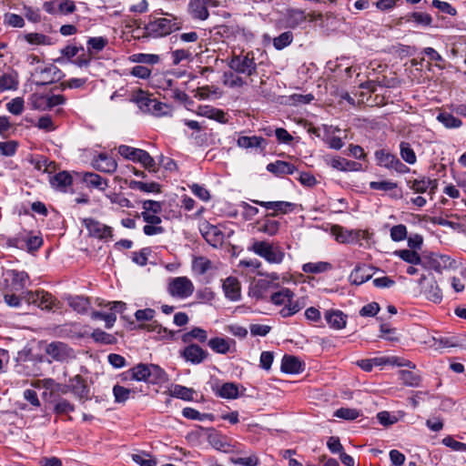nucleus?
I'll return each instance as SVG.
<instances>
[{
	"instance_id": "nucleus-1",
	"label": "nucleus",
	"mask_w": 466,
	"mask_h": 466,
	"mask_svg": "<svg viewBox=\"0 0 466 466\" xmlns=\"http://www.w3.org/2000/svg\"><path fill=\"white\" fill-rule=\"evenodd\" d=\"M269 300L276 306H283L279 310L282 318L292 317L305 307L303 299H295V293L288 288L273 292Z\"/></svg>"
},
{
	"instance_id": "nucleus-2",
	"label": "nucleus",
	"mask_w": 466,
	"mask_h": 466,
	"mask_svg": "<svg viewBox=\"0 0 466 466\" xmlns=\"http://www.w3.org/2000/svg\"><path fill=\"white\" fill-rule=\"evenodd\" d=\"M130 379L151 384H161L167 380L166 372L156 364L139 363L127 371Z\"/></svg>"
},
{
	"instance_id": "nucleus-3",
	"label": "nucleus",
	"mask_w": 466,
	"mask_h": 466,
	"mask_svg": "<svg viewBox=\"0 0 466 466\" xmlns=\"http://www.w3.org/2000/svg\"><path fill=\"white\" fill-rule=\"evenodd\" d=\"M180 27L181 21L172 15H168V17H156L155 15H150L145 29L150 36L162 37L178 30Z\"/></svg>"
},
{
	"instance_id": "nucleus-4",
	"label": "nucleus",
	"mask_w": 466,
	"mask_h": 466,
	"mask_svg": "<svg viewBox=\"0 0 466 466\" xmlns=\"http://www.w3.org/2000/svg\"><path fill=\"white\" fill-rule=\"evenodd\" d=\"M132 101L137 105L142 112L155 116H167L171 112L170 106L157 101L143 90L137 91L132 97Z\"/></svg>"
},
{
	"instance_id": "nucleus-5",
	"label": "nucleus",
	"mask_w": 466,
	"mask_h": 466,
	"mask_svg": "<svg viewBox=\"0 0 466 466\" xmlns=\"http://www.w3.org/2000/svg\"><path fill=\"white\" fill-rule=\"evenodd\" d=\"M248 251L255 253L270 264H280L285 253L279 245L266 240H253L248 248Z\"/></svg>"
},
{
	"instance_id": "nucleus-6",
	"label": "nucleus",
	"mask_w": 466,
	"mask_h": 466,
	"mask_svg": "<svg viewBox=\"0 0 466 466\" xmlns=\"http://www.w3.org/2000/svg\"><path fill=\"white\" fill-rule=\"evenodd\" d=\"M7 245L20 249H25L29 253L38 250L44 243L40 234H33V232H21L14 238L7 239Z\"/></svg>"
},
{
	"instance_id": "nucleus-7",
	"label": "nucleus",
	"mask_w": 466,
	"mask_h": 466,
	"mask_svg": "<svg viewBox=\"0 0 466 466\" xmlns=\"http://www.w3.org/2000/svg\"><path fill=\"white\" fill-rule=\"evenodd\" d=\"M118 153L126 159L140 163L150 172L157 171L155 159L146 150L121 145L118 147Z\"/></svg>"
},
{
	"instance_id": "nucleus-8",
	"label": "nucleus",
	"mask_w": 466,
	"mask_h": 466,
	"mask_svg": "<svg viewBox=\"0 0 466 466\" xmlns=\"http://www.w3.org/2000/svg\"><path fill=\"white\" fill-rule=\"evenodd\" d=\"M62 71L53 64L36 65L31 71V76L36 85H48L62 77Z\"/></svg>"
},
{
	"instance_id": "nucleus-9",
	"label": "nucleus",
	"mask_w": 466,
	"mask_h": 466,
	"mask_svg": "<svg viewBox=\"0 0 466 466\" xmlns=\"http://www.w3.org/2000/svg\"><path fill=\"white\" fill-rule=\"evenodd\" d=\"M228 66L235 73L247 76H251L257 73V64L252 52L232 56Z\"/></svg>"
},
{
	"instance_id": "nucleus-10",
	"label": "nucleus",
	"mask_w": 466,
	"mask_h": 466,
	"mask_svg": "<svg viewBox=\"0 0 466 466\" xmlns=\"http://www.w3.org/2000/svg\"><path fill=\"white\" fill-rule=\"evenodd\" d=\"M194 289V284L187 277L172 278L167 284L168 294L173 298L180 299L190 297Z\"/></svg>"
},
{
	"instance_id": "nucleus-11",
	"label": "nucleus",
	"mask_w": 466,
	"mask_h": 466,
	"mask_svg": "<svg viewBox=\"0 0 466 466\" xmlns=\"http://www.w3.org/2000/svg\"><path fill=\"white\" fill-rule=\"evenodd\" d=\"M375 159L378 166L390 170H395L399 174H405L410 171V168L396 155L385 149L375 151Z\"/></svg>"
},
{
	"instance_id": "nucleus-12",
	"label": "nucleus",
	"mask_w": 466,
	"mask_h": 466,
	"mask_svg": "<svg viewBox=\"0 0 466 466\" xmlns=\"http://www.w3.org/2000/svg\"><path fill=\"white\" fill-rule=\"evenodd\" d=\"M455 261L447 255L438 253H423L420 266L426 269H433L441 272L443 269L453 268Z\"/></svg>"
},
{
	"instance_id": "nucleus-13",
	"label": "nucleus",
	"mask_w": 466,
	"mask_h": 466,
	"mask_svg": "<svg viewBox=\"0 0 466 466\" xmlns=\"http://www.w3.org/2000/svg\"><path fill=\"white\" fill-rule=\"evenodd\" d=\"M28 282L29 276L25 271L7 270L4 279V289H8L10 292H19L25 289Z\"/></svg>"
},
{
	"instance_id": "nucleus-14",
	"label": "nucleus",
	"mask_w": 466,
	"mask_h": 466,
	"mask_svg": "<svg viewBox=\"0 0 466 466\" xmlns=\"http://www.w3.org/2000/svg\"><path fill=\"white\" fill-rule=\"evenodd\" d=\"M46 353L59 362L69 361L76 358L74 350L62 341L49 343L46 348Z\"/></svg>"
},
{
	"instance_id": "nucleus-15",
	"label": "nucleus",
	"mask_w": 466,
	"mask_h": 466,
	"mask_svg": "<svg viewBox=\"0 0 466 466\" xmlns=\"http://www.w3.org/2000/svg\"><path fill=\"white\" fill-rule=\"evenodd\" d=\"M424 295L426 298L434 302L440 303L442 300V292L440 287L437 284V281L434 278H431L428 279L425 276H422L419 281Z\"/></svg>"
},
{
	"instance_id": "nucleus-16",
	"label": "nucleus",
	"mask_w": 466,
	"mask_h": 466,
	"mask_svg": "<svg viewBox=\"0 0 466 466\" xmlns=\"http://www.w3.org/2000/svg\"><path fill=\"white\" fill-rule=\"evenodd\" d=\"M200 232L206 241L212 247H218L223 243L224 234L218 227L208 222H204L200 226Z\"/></svg>"
},
{
	"instance_id": "nucleus-17",
	"label": "nucleus",
	"mask_w": 466,
	"mask_h": 466,
	"mask_svg": "<svg viewBox=\"0 0 466 466\" xmlns=\"http://www.w3.org/2000/svg\"><path fill=\"white\" fill-rule=\"evenodd\" d=\"M183 357L187 362L198 365L202 363L208 356L207 350H203L200 346L195 343H189L181 352Z\"/></svg>"
},
{
	"instance_id": "nucleus-18",
	"label": "nucleus",
	"mask_w": 466,
	"mask_h": 466,
	"mask_svg": "<svg viewBox=\"0 0 466 466\" xmlns=\"http://www.w3.org/2000/svg\"><path fill=\"white\" fill-rule=\"evenodd\" d=\"M83 223L89 232V235L100 239H106L112 237V228L100 223L93 218H85Z\"/></svg>"
},
{
	"instance_id": "nucleus-19",
	"label": "nucleus",
	"mask_w": 466,
	"mask_h": 466,
	"mask_svg": "<svg viewBox=\"0 0 466 466\" xmlns=\"http://www.w3.org/2000/svg\"><path fill=\"white\" fill-rule=\"evenodd\" d=\"M33 99L35 107L42 110L51 109L66 102V98L62 95H34Z\"/></svg>"
},
{
	"instance_id": "nucleus-20",
	"label": "nucleus",
	"mask_w": 466,
	"mask_h": 466,
	"mask_svg": "<svg viewBox=\"0 0 466 466\" xmlns=\"http://www.w3.org/2000/svg\"><path fill=\"white\" fill-rule=\"evenodd\" d=\"M94 168L100 172L112 174L117 168L116 161L106 153H100L92 160Z\"/></svg>"
},
{
	"instance_id": "nucleus-21",
	"label": "nucleus",
	"mask_w": 466,
	"mask_h": 466,
	"mask_svg": "<svg viewBox=\"0 0 466 466\" xmlns=\"http://www.w3.org/2000/svg\"><path fill=\"white\" fill-rule=\"evenodd\" d=\"M279 222L271 218V215H266L263 218L258 220L254 228L257 232L264 233L269 237L277 235L279 230Z\"/></svg>"
},
{
	"instance_id": "nucleus-22",
	"label": "nucleus",
	"mask_w": 466,
	"mask_h": 466,
	"mask_svg": "<svg viewBox=\"0 0 466 466\" xmlns=\"http://www.w3.org/2000/svg\"><path fill=\"white\" fill-rule=\"evenodd\" d=\"M254 203L264 207L267 209L273 210L271 217L278 214H287L295 208V204L288 201H258L255 200Z\"/></svg>"
},
{
	"instance_id": "nucleus-23",
	"label": "nucleus",
	"mask_w": 466,
	"mask_h": 466,
	"mask_svg": "<svg viewBox=\"0 0 466 466\" xmlns=\"http://www.w3.org/2000/svg\"><path fill=\"white\" fill-rule=\"evenodd\" d=\"M325 319L328 325L334 329H342L347 324V315L339 309H328L325 312Z\"/></svg>"
},
{
	"instance_id": "nucleus-24",
	"label": "nucleus",
	"mask_w": 466,
	"mask_h": 466,
	"mask_svg": "<svg viewBox=\"0 0 466 466\" xmlns=\"http://www.w3.org/2000/svg\"><path fill=\"white\" fill-rule=\"evenodd\" d=\"M187 11L193 19L206 20L209 15L206 0H189Z\"/></svg>"
},
{
	"instance_id": "nucleus-25",
	"label": "nucleus",
	"mask_w": 466,
	"mask_h": 466,
	"mask_svg": "<svg viewBox=\"0 0 466 466\" xmlns=\"http://www.w3.org/2000/svg\"><path fill=\"white\" fill-rule=\"evenodd\" d=\"M67 387L70 390L80 399H87L88 397V387L86 380L80 375H76L69 380Z\"/></svg>"
},
{
	"instance_id": "nucleus-26",
	"label": "nucleus",
	"mask_w": 466,
	"mask_h": 466,
	"mask_svg": "<svg viewBox=\"0 0 466 466\" xmlns=\"http://www.w3.org/2000/svg\"><path fill=\"white\" fill-rule=\"evenodd\" d=\"M223 290L230 300L236 301L240 299V285L236 278H227L223 282Z\"/></svg>"
},
{
	"instance_id": "nucleus-27",
	"label": "nucleus",
	"mask_w": 466,
	"mask_h": 466,
	"mask_svg": "<svg viewBox=\"0 0 466 466\" xmlns=\"http://www.w3.org/2000/svg\"><path fill=\"white\" fill-rule=\"evenodd\" d=\"M235 344L234 339L229 338L215 337L208 341V347L216 353L227 354L231 345Z\"/></svg>"
},
{
	"instance_id": "nucleus-28",
	"label": "nucleus",
	"mask_w": 466,
	"mask_h": 466,
	"mask_svg": "<svg viewBox=\"0 0 466 466\" xmlns=\"http://www.w3.org/2000/svg\"><path fill=\"white\" fill-rule=\"evenodd\" d=\"M372 277L371 268L366 265L357 266L350 275V281L355 285H360Z\"/></svg>"
},
{
	"instance_id": "nucleus-29",
	"label": "nucleus",
	"mask_w": 466,
	"mask_h": 466,
	"mask_svg": "<svg viewBox=\"0 0 466 466\" xmlns=\"http://www.w3.org/2000/svg\"><path fill=\"white\" fill-rule=\"evenodd\" d=\"M267 170L276 176H283L293 174L296 171V167L289 162L277 160L268 164Z\"/></svg>"
},
{
	"instance_id": "nucleus-30",
	"label": "nucleus",
	"mask_w": 466,
	"mask_h": 466,
	"mask_svg": "<svg viewBox=\"0 0 466 466\" xmlns=\"http://www.w3.org/2000/svg\"><path fill=\"white\" fill-rule=\"evenodd\" d=\"M198 114L210 119H214L219 123H226V113L218 108L211 106H202L198 107Z\"/></svg>"
},
{
	"instance_id": "nucleus-31",
	"label": "nucleus",
	"mask_w": 466,
	"mask_h": 466,
	"mask_svg": "<svg viewBox=\"0 0 466 466\" xmlns=\"http://www.w3.org/2000/svg\"><path fill=\"white\" fill-rule=\"evenodd\" d=\"M50 183L56 189L66 192L72 184V177L68 172L62 171L52 177Z\"/></svg>"
},
{
	"instance_id": "nucleus-32",
	"label": "nucleus",
	"mask_w": 466,
	"mask_h": 466,
	"mask_svg": "<svg viewBox=\"0 0 466 466\" xmlns=\"http://www.w3.org/2000/svg\"><path fill=\"white\" fill-rule=\"evenodd\" d=\"M83 180L88 187H94L101 191L106 190L108 187V181L96 173H86Z\"/></svg>"
},
{
	"instance_id": "nucleus-33",
	"label": "nucleus",
	"mask_w": 466,
	"mask_h": 466,
	"mask_svg": "<svg viewBox=\"0 0 466 466\" xmlns=\"http://www.w3.org/2000/svg\"><path fill=\"white\" fill-rule=\"evenodd\" d=\"M273 286H275V284H273L268 279H258L252 286L250 294L257 299H262L266 297L267 292Z\"/></svg>"
},
{
	"instance_id": "nucleus-34",
	"label": "nucleus",
	"mask_w": 466,
	"mask_h": 466,
	"mask_svg": "<svg viewBox=\"0 0 466 466\" xmlns=\"http://www.w3.org/2000/svg\"><path fill=\"white\" fill-rule=\"evenodd\" d=\"M301 370L299 360L291 355H284L281 361V370L286 373H298Z\"/></svg>"
},
{
	"instance_id": "nucleus-35",
	"label": "nucleus",
	"mask_w": 466,
	"mask_h": 466,
	"mask_svg": "<svg viewBox=\"0 0 466 466\" xmlns=\"http://www.w3.org/2000/svg\"><path fill=\"white\" fill-rule=\"evenodd\" d=\"M181 339L184 343H190L193 339L204 343L208 341V332L202 328L195 327L188 332L184 333Z\"/></svg>"
},
{
	"instance_id": "nucleus-36",
	"label": "nucleus",
	"mask_w": 466,
	"mask_h": 466,
	"mask_svg": "<svg viewBox=\"0 0 466 466\" xmlns=\"http://www.w3.org/2000/svg\"><path fill=\"white\" fill-rule=\"evenodd\" d=\"M137 392V389H127L120 385H115L113 388L115 401L117 403H123L130 398L134 399Z\"/></svg>"
},
{
	"instance_id": "nucleus-37",
	"label": "nucleus",
	"mask_w": 466,
	"mask_h": 466,
	"mask_svg": "<svg viewBox=\"0 0 466 466\" xmlns=\"http://www.w3.org/2000/svg\"><path fill=\"white\" fill-rule=\"evenodd\" d=\"M266 144V140L261 137L252 136V137H239L238 138V145L243 148H253V147H262Z\"/></svg>"
},
{
	"instance_id": "nucleus-38",
	"label": "nucleus",
	"mask_w": 466,
	"mask_h": 466,
	"mask_svg": "<svg viewBox=\"0 0 466 466\" xmlns=\"http://www.w3.org/2000/svg\"><path fill=\"white\" fill-rule=\"evenodd\" d=\"M218 393L224 399H237L239 395V385L234 382H226L221 385Z\"/></svg>"
},
{
	"instance_id": "nucleus-39",
	"label": "nucleus",
	"mask_w": 466,
	"mask_h": 466,
	"mask_svg": "<svg viewBox=\"0 0 466 466\" xmlns=\"http://www.w3.org/2000/svg\"><path fill=\"white\" fill-rule=\"evenodd\" d=\"M395 256L400 257L402 260L411 265H420L421 255L412 249H400L394 252Z\"/></svg>"
},
{
	"instance_id": "nucleus-40",
	"label": "nucleus",
	"mask_w": 466,
	"mask_h": 466,
	"mask_svg": "<svg viewBox=\"0 0 466 466\" xmlns=\"http://www.w3.org/2000/svg\"><path fill=\"white\" fill-rule=\"evenodd\" d=\"M69 306L78 313H85L90 307V301L87 298L75 296L68 298Z\"/></svg>"
},
{
	"instance_id": "nucleus-41",
	"label": "nucleus",
	"mask_w": 466,
	"mask_h": 466,
	"mask_svg": "<svg viewBox=\"0 0 466 466\" xmlns=\"http://www.w3.org/2000/svg\"><path fill=\"white\" fill-rule=\"evenodd\" d=\"M400 157L409 165H414L417 161L416 154L409 142H400Z\"/></svg>"
},
{
	"instance_id": "nucleus-42",
	"label": "nucleus",
	"mask_w": 466,
	"mask_h": 466,
	"mask_svg": "<svg viewBox=\"0 0 466 466\" xmlns=\"http://www.w3.org/2000/svg\"><path fill=\"white\" fill-rule=\"evenodd\" d=\"M332 266L329 262L319 261V262H309L302 266V270L305 273H322L328 270H330Z\"/></svg>"
},
{
	"instance_id": "nucleus-43",
	"label": "nucleus",
	"mask_w": 466,
	"mask_h": 466,
	"mask_svg": "<svg viewBox=\"0 0 466 466\" xmlns=\"http://www.w3.org/2000/svg\"><path fill=\"white\" fill-rule=\"evenodd\" d=\"M437 120L447 128H458L462 125L461 119L448 112H441L437 116Z\"/></svg>"
},
{
	"instance_id": "nucleus-44",
	"label": "nucleus",
	"mask_w": 466,
	"mask_h": 466,
	"mask_svg": "<svg viewBox=\"0 0 466 466\" xmlns=\"http://www.w3.org/2000/svg\"><path fill=\"white\" fill-rule=\"evenodd\" d=\"M194 390L182 385H174L170 389V395L184 400H193Z\"/></svg>"
},
{
	"instance_id": "nucleus-45",
	"label": "nucleus",
	"mask_w": 466,
	"mask_h": 466,
	"mask_svg": "<svg viewBox=\"0 0 466 466\" xmlns=\"http://www.w3.org/2000/svg\"><path fill=\"white\" fill-rule=\"evenodd\" d=\"M192 268L195 272L203 275L213 268V264L208 258L198 257L194 259Z\"/></svg>"
},
{
	"instance_id": "nucleus-46",
	"label": "nucleus",
	"mask_w": 466,
	"mask_h": 466,
	"mask_svg": "<svg viewBox=\"0 0 466 466\" xmlns=\"http://www.w3.org/2000/svg\"><path fill=\"white\" fill-rule=\"evenodd\" d=\"M25 39L31 45L49 46L52 45L51 38L40 33H28L25 35Z\"/></svg>"
},
{
	"instance_id": "nucleus-47",
	"label": "nucleus",
	"mask_w": 466,
	"mask_h": 466,
	"mask_svg": "<svg viewBox=\"0 0 466 466\" xmlns=\"http://www.w3.org/2000/svg\"><path fill=\"white\" fill-rule=\"evenodd\" d=\"M307 19L306 14L301 9H291L288 14V22L289 26L296 27L304 23Z\"/></svg>"
},
{
	"instance_id": "nucleus-48",
	"label": "nucleus",
	"mask_w": 466,
	"mask_h": 466,
	"mask_svg": "<svg viewBox=\"0 0 466 466\" xmlns=\"http://www.w3.org/2000/svg\"><path fill=\"white\" fill-rule=\"evenodd\" d=\"M134 63L146 64V65H156L159 62V56L154 54H134L130 57Z\"/></svg>"
},
{
	"instance_id": "nucleus-49",
	"label": "nucleus",
	"mask_w": 466,
	"mask_h": 466,
	"mask_svg": "<svg viewBox=\"0 0 466 466\" xmlns=\"http://www.w3.org/2000/svg\"><path fill=\"white\" fill-rule=\"evenodd\" d=\"M107 43L108 40L103 36L90 37L87 40L88 53L91 54L93 51L98 53L102 51L106 47Z\"/></svg>"
},
{
	"instance_id": "nucleus-50",
	"label": "nucleus",
	"mask_w": 466,
	"mask_h": 466,
	"mask_svg": "<svg viewBox=\"0 0 466 466\" xmlns=\"http://www.w3.org/2000/svg\"><path fill=\"white\" fill-rule=\"evenodd\" d=\"M432 186V188H435L437 186L436 180H431L430 178H422V179H415L412 182L411 189H413L417 193H424L427 189Z\"/></svg>"
},
{
	"instance_id": "nucleus-51",
	"label": "nucleus",
	"mask_w": 466,
	"mask_h": 466,
	"mask_svg": "<svg viewBox=\"0 0 466 466\" xmlns=\"http://www.w3.org/2000/svg\"><path fill=\"white\" fill-rule=\"evenodd\" d=\"M223 78L224 84L229 87H241L246 84L245 80L241 76L236 75L235 72H225Z\"/></svg>"
},
{
	"instance_id": "nucleus-52",
	"label": "nucleus",
	"mask_w": 466,
	"mask_h": 466,
	"mask_svg": "<svg viewBox=\"0 0 466 466\" xmlns=\"http://www.w3.org/2000/svg\"><path fill=\"white\" fill-rule=\"evenodd\" d=\"M91 338L96 342L106 345L116 342V338L112 334L106 333L100 329H95L91 334Z\"/></svg>"
},
{
	"instance_id": "nucleus-53",
	"label": "nucleus",
	"mask_w": 466,
	"mask_h": 466,
	"mask_svg": "<svg viewBox=\"0 0 466 466\" xmlns=\"http://www.w3.org/2000/svg\"><path fill=\"white\" fill-rule=\"evenodd\" d=\"M17 78L16 76L13 74H4L0 76V90H10L15 89L17 86Z\"/></svg>"
},
{
	"instance_id": "nucleus-54",
	"label": "nucleus",
	"mask_w": 466,
	"mask_h": 466,
	"mask_svg": "<svg viewBox=\"0 0 466 466\" xmlns=\"http://www.w3.org/2000/svg\"><path fill=\"white\" fill-rule=\"evenodd\" d=\"M293 40L291 32L287 31L273 39V46L276 49L281 50L289 46Z\"/></svg>"
},
{
	"instance_id": "nucleus-55",
	"label": "nucleus",
	"mask_w": 466,
	"mask_h": 466,
	"mask_svg": "<svg viewBox=\"0 0 466 466\" xmlns=\"http://www.w3.org/2000/svg\"><path fill=\"white\" fill-rule=\"evenodd\" d=\"M328 163L333 168L340 171L350 170L352 168V166L355 165L354 162L349 161L343 157H332L328 160Z\"/></svg>"
},
{
	"instance_id": "nucleus-56",
	"label": "nucleus",
	"mask_w": 466,
	"mask_h": 466,
	"mask_svg": "<svg viewBox=\"0 0 466 466\" xmlns=\"http://www.w3.org/2000/svg\"><path fill=\"white\" fill-rule=\"evenodd\" d=\"M334 416L343 420H353L360 416V411L357 409L340 408L335 411Z\"/></svg>"
},
{
	"instance_id": "nucleus-57",
	"label": "nucleus",
	"mask_w": 466,
	"mask_h": 466,
	"mask_svg": "<svg viewBox=\"0 0 466 466\" xmlns=\"http://www.w3.org/2000/svg\"><path fill=\"white\" fill-rule=\"evenodd\" d=\"M93 319H102L106 323V329H111L116 320V313H104L100 311H93L91 314Z\"/></svg>"
},
{
	"instance_id": "nucleus-58",
	"label": "nucleus",
	"mask_w": 466,
	"mask_h": 466,
	"mask_svg": "<svg viewBox=\"0 0 466 466\" xmlns=\"http://www.w3.org/2000/svg\"><path fill=\"white\" fill-rule=\"evenodd\" d=\"M150 254L151 249L149 248H145L139 251H135L132 253V261L138 266H146L147 263L148 256Z\"/></svg>"
},
{
	"instance_id": "nucleus-59",
	"label": "nucleus",
	"mask_w": 466,
	"mask_h": 466,
	"mask_svg": "<svg viewBox=\"0 0 466 466\" xmlns=\"http://www.w3.org/2000/svg\"><path fill=\"white\" fill-rule=\"evenodd\" d=\"M132 460L140 466H157V461L148 453L132 454Z\"/></svg>"
},
{
	"instance_id": "nucleus-60",
	"label": "nucleus",
	"mask_w": 466,
	"mask_h": 466,
	"mask_svg": "<svg viewBox=\"0 0 466 466\" xmlns=\"http://www.w3.org/2000/svg\"><path fill=\"white\" fill-rule=\"evenodd\" d=\"M400 379L405 385L408 386H418L420 383V377L409 370H400Z\"/></svg>"
},
{
	"instance_id": "nucleus-61",
	"label": "nucleus",
	"mask_w": 466,
	"mask_h": 466,
	"mask_svg": "<svg viewBox=\"0 0 466 466\" xmlns=\"http://www.w3.org/2000/svg\"><path fill=\"white\" fill-rule=\"evenodd\" d=\"M172 61L174 65L180 64L183 60L191 59L193 52L189 49H177L171 53Z\"/></svg>"
},
{
	"instance_id": "nucleus-62",
	"label": "nucleus",
	"mask_w": 466,
	"mask_h": 466,
	"mask_svg": "<svg viewBox=\"0 0 466 466\" xmlns=\"http://www.w3.org/2000/svg\"><path fill=\"white\" fill-rule=\"evenodd\" d=\"M390 238L393 241L399 242L407 238V228L405 225L400 224L390 228Z\"/></svg>"
},
{
	"instance_id": "nucleus-63",
	"label": "nucleus",
	"mask_w": 466,
	"mask_h": 466,
	"mask_svg": "<svg viewBox=\"0 0 466 466\" xmlns=\"http://www.w3.org/2000/svg\"><path fill=\"white\" fill-rule=\"evenodd\" d=\"M55 412L66 414L75 410V406L66 399H59L55 405Z\"/></svg>"
},
{
	"instance_id": "nucleus-64",
	"label": "nucleus",
	"mask_w": 466,
	"mask_h": 466,
	"mask_svg": "<svg viewBox=\"0 0 466 466\" xmlns=\"http://www.w3.org/2000/svg\"><path fill=\"white\" fill-rule=\"evenodd\" d=\"M17 147L18 144L13 140L0 142V154L5 157H12L15 154Z\"/></svg>"
}]
</instances>
